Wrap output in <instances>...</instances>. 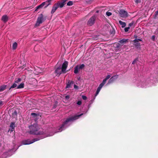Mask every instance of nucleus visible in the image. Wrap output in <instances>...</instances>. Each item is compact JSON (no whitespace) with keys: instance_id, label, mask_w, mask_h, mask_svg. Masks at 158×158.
<instances>
[{"instance_id":"obj_37","label":"nucleus","mask_w":158,"mask_h":158,"mask_svg":"<svg viewBox=\"0 0 158 158\" xmlns=\"http://www.w3.org/2000/svg\"><path fill=\"white\" fill-rule=\"evenodd\" d=\"M81 101H78L77 103V104L78 105H80L81 104Z\"/></svg>"},{"instance_id":"obj_34","label":"nucleus","mask_w":158,"mask_h":158,"mask_svg":"<svg viewBox=\"0 0 158 158\" xmlns=\"http://www.w3.org/2000/svg\"><path fill=\"white\" fill-rule=\"evenodd\" d=\"M82 99L84 100H86L87 99V97L84 95H83L82 96Z\"/></svg>"},{"instance_id":"obj_32","label":"nucleus","mask_w":158,"mask_h":158,"mask_svg":"<svg viewBox=\"0 0 158 158\" xmlns=\"http://www.w3.org/2000/svg\"><path fill=\"white\" fill-rule=\"evenodd\" d=\"M106 15L108 16H110L111 15H112V14L111 12H107L106 13Z\"/></svg>"},{"instance_id":"obj_23","label":"nucleus","mask_w":158,"mask_h":158,"mask_svg":"<svg viewBox=\"0 0 158 158\" xmlns=\"http://www.w3.org/2000/svg\"><path fill=\"white\" fill-rule=\"evenodd\" d=\"M21 79L20 78H18L17 80L15 81V83L17 84V85L19 84V83L21 81Z\"/></svg>"},{"instance_id":"obj_29","label":"nucleus","mask_w":158,"mask_h":158,"mask_svg":"<svg viewBox=\"0 0 158 158\" xmlns=\"http://www.w3.org/2000/svg\"><path fill=\"white\" fill-rule=\"evenodd\" d=\"M138 61V59H135L132 62V64H134Z\"/></svg>"},{"instance_id":"obj_5","label":"nucleus","mask_w":158,"mask_h":158,"mask_svg":"<svg viewBox=\"0 0 158 158\" xmlns=\"http://www.w3.org/2000/svg\"><path fill=\"white\" fill-rule=\"evenodd\" d=\"M42 22L43 16L42 15H41L37 18L36 22L35 24V26L36 27L39 26L40 24L42 23Z\"/></svg>"},{"instance_id":"obj_39","label":"nucleus","mask_w":158,"mask_h":158,"mask_svg":"<svg viewBox=\"0 0 158 158\" xmlns=\"http://www.w3.org/2000/svg\"><path fill=\"white\" fill-rule=\"evenodd\" d=\"M140 2H141L140 0H135V2L137 3H139Z\"/></svg>"},{"instance_id":"obj_10","label":"nucleus","mask_w":158,"mask_h":158,"mask_svg":"<svg viewBox=\"0 0 158 158\" xmlns=\"http://www.w3.org/2000/svg\"><path fill=\"white\" fill-rule=\"evenodd\" d=\"M58 7V5L57 4H55L53 6L52 10L51 11V13L53 14L54 13L56 10L57 9Z\"/></svg>"},{"instance_id":"obj_17","label":"nucleus","mask_w":158,"mask_h":158,"mask_svg":"<svg viewBox=\"0 0 158 158\" xmlns=\"http://www.w3.org/2000/svg\"><path fill=\"white\" fill-rule=\"evenodd\" d=\"M43 2L45 3L44 5H46V6L45 7V8H46L48 5L51 4L50 2L48 0H47V1L45 2Z\"/></svg>"},{"instance_id":"obj_28","label":"nucleus","mask_w":158,"mask_h":158,"mask_svg":"<svg viewBox=\"0 0 158 158\" xmlns=\"http://www.w3.org/2000/svg\"><path fill=\"white\" fill-rule=\"evenodd\" d=\"M14 129L9 128L8 130V132L10 133H11L14 131Z\"/></svg>"},{"instance_id":"obj_16","label":"nucleus","mask_w":158,"mask_h":158,"mask_svg":"<svg viewBox=\"0 0 158 158\" xmlns=\"http://www.w3.org/2000/svg\"><path fill=\"white\" fill-rule=\"evenodd\" d=\"M24 84L23 83H21L19 85H18L17 89H21L24 87Z\"/></svg>"},{"instance_id":"obj_6","label":"nucleus","mask_w":158,"mask_h":158,"mask_svg":"<svg viewBox=\"0 0 158 158\" xmlns=\"http://www.w3.org/2000/svg\"><path fill=\"white\" fill-rule=\"evenodd\" d=\"M119 14L120 16L122 17L126 18L128 16L127 12L125 10H120Z\"/></svg>"},{"instance_id":"obj_4","label":"nucleus","mask_w":158,"mask_h":158,"mask_svg":"<svg viewBox=\"0 0 158 158\" xmlns=\"http://www.w3.org/2000/svg\"><path fill=\"white\" fill-rule=\"evenodd\" d=\"M85 66L84 64L77 65L74 68V73L75 74L78 73L79 72L83 69Z\"/></svg>"},{"instance_id":"obj_40","label":"nucleus","mask_w":158,"mask_h":158,"mask_svg":"<svg viewBox=\"0 0 158 158\" xmlns=\"http://www.w3.org/2000/svg\"><path fill=\"white\" fill-rule=\"evenodd\" d=\"M67 1V0H63L62 1V2L64 4H65V2H66Z\"/></svg>"},{"instance_id":"obj_43","label":"nucleus","mask_w":158,"mask_h":158,"mask_svg":"<svg viewBox=\"0 0 158 158\" xmlns=\"http://www.w3.org/2000/svg\"><path fill=\"white\" fill-rule=\"evenodd\" d=\"M74 88L75 89H78V86L76 85H74Z\"/></svg>"},{"instance_id":"obj_42","label":"nucleus","mask_w":158,"mask_h":158,"mask_svg":"<svg viewBox=\"0 0 158 158\" xmlns=\"http://www.w3.org/2000/svg\"><path fill=\"white\" fill-rule=\"evenodd\" d=\"M3 105V102L2 101L0 102V107H1Z\"/></svg>"},{"instance_id":"obj_22","label":"nucleus","mask_w":158,"mask_h":158,"mask_svg":"<svg viewBox=\"0 0 158 158\" xmlns=\"http://www.w3.org/2000/svg\"><path fill=\"white\" fill-rule=\"evenodd\" d=\"M31 115L33 116V118L38 117L39 116V115L38 114H37L35 113H31Z\"/></svg>"},{"instance_id":"obj_25","label":"nucleus","mask_w":158,"mask_h":158,"mask_svg":"<svg viewBox=\"0 0 158 158\" xmlns=\"http://www.w3.org/2000/svg\"><path fill=\"white\" fill-rule=\"evenodd\" d=\"M17 84H15V83H14L13 85H12V86H11V87H10V88L9 89H10L11 88H15L17 86Z\"/></svg>"},{"instance_id":"obj_33","label":"nucleus","mask_w":158,"mask_h":158,"mask_svg":"<svg viewBox=\"0 0 158 158\" xmlns=\"http://www.w3.org/2000/svg\"><path fill=\"white\" fill-rule=\"evenodd\" d=\"M130 28L129 27H127L124 29V31L125 32H127L128 31L129 29Z\"/></svg>"},{"instance_id":"obj_31","label":"nucleus","mask_w":158,"mask_h":158,"mask_svg":"<svg viewBox=\"0 0 158 158\" xmlns=\"http://www.w3.org/2000/svg\"><path fill=\"white\" fill-rule=\"evenodd\" d=\"M106 81L107 80L105 79L103 80L102 82V83H101V84H102L103 85H104L105 84Z\"/></svg>"},{"instance_id":"obj_36","label":"nucleus","mask_w":158,"mask_h":158,"mask_svg":"<svg viewBox=\"0 0 158 158\" xmlns=\"http://www.w3.org/2000/svg\"><path fill=\"white\" fill-rule=\"evenodd\" d=\"M69 98V95H67L65 96V99L67 100H68Z\"/></svg>"},{"instance_id":"obj_14","label":"nucleus","mask_w":158,"mask_h":158,"mask_svg":"<svg viewBox=\"0 0 158 158\" xmlns=\"http://www.w3.org/2000/svg\"><path fill=\"white\" fill-rule=\"evenodd\" d=\"M44 2H43L40 5L36 7V9H35V11H36L37 10L42 7H43L44 6Z\"/></svg>"},{"instance_id":"obj_21","label":"nucleus","mask_w":158,"mask_h":158,"mask_svg":"<svg viewBox=\"0 0 158 158\" xmlns=\"http://www.w3.org/2000/svg\"><path fill=\"white\" fill-rule=\"evenodd\" d=\"M17 44L16 42H14L13 44V49H15L17 48Z\"/></svg>"},{"instance_id":"obj_13","label":"nucleus","mask_w":158,"mask_h":158,"mask_svg":"<svg viewBox=\"0 0 158 158\" xmlns=\"http://www.w3.org/2000/svg\"><path fill=\"white\" fill-rule=\"evenodd\" d=\"M8 17L6 15H3L2 17V20L6 22H7L8 20Z\"/></svg>"},{"instance_id":"obj_12","label":"nucleus","mask_w":158,"mask_h":158,"mask_svg":"<svg viewBox=\"0 0 158 158\" xmlns=\"http://www.w3.org/2000/svg\"><path fill=\"white\" fill-rule=\"evenodd\" d=\"M142 41V40L139 39H135L134 40V42L135 44H134L136 46H139L140 45V44L139 43H138L139 42V41Z\"/></svg>"},{"instance_id":"obj_1","label":"nucleus","mask_w":158,"mask_h":158,"mask_svg":"<svg viewBox=\"0 0 158 158\" xmlns=\"http://www.w3.org/2000/svg\"><path fill=\"white\" fill-rule=\"evenodd\" d=\"M29 133L30 134L40 135L44 134L43 129L40 128L36 123L31 125L29 126Z\"/></svg>"},{"instance_id":"obj_44","label":"nucleus","mask_w":158,"mask_h":158,"mask_svg":"<svg viewBox=\"0 0 158 158\" xmlns=\"http://www.w3.org/2000/svg\"><path fill=\"white\" fill-rule=\"evenodd\" d=\"M156 15H158V10L156 12Z\"/></svg>"},{"instance_id":"obj_15","label":"nucleus","mask_w":158,"mask_h":158,"mask_svg":"<svg viewBox=\"0 0 158 158\" xmlns=\"http://www.w3.org/2000/svg\"><path fill=\"white\" fill-rule=\"evenodd\" d=\"M119 22L120 25H121L122 27H124L126 26V24L125 22H123L120 20L119 21Z\"/></svg>"},{"instance_id":"obj_27","label":"nucleus","mask_w":158,"mask_h":158,"mask_svg":"<svg viewBox=\"0 0 158 158\" xmlns=\"http://www.w3.org/2000/svg\"><path fill=\"white\" fill-rule=\"evenodd\" d=\"M100 90H101L100 89L97 88L96 93V94L95 95V97H96L98 95V94H99Z\"/></svg>"},{"instance_id":"obj_18","label":"nucleus","mask_w":158,"mask_h":158,"mask_svg":"<svg viewBox=\"0 0 158 158\" xmlns=\"http://www.w3.org/2000/svg\"><path fill=\"white\" fill-rule=\"evenodd\" d=\"M56 4H57L58 5V7H60V8H62L63 7L64 5H65L62 2H60L56 3Z\"/></svg>"},{"instance_id":"obj_45","label":"nucleus","mask_w":158,"mask_h":158,"mask_svg":"<svg viewBox=\"0 0 158 158\" xmlns=\"http://www.w3.org/2000/svg\"><path fill=\"white\" fill-rule=\"evenodd\" d=\"M97 13H98V11H97V12H96Z\"/></svg>"},{"instance_id":"obj_8","label":"nucleus","mask_w":158,"mask_h":158,"mask_svg":"<svg viewBox=\"0 0 158 158\" xmlns=\"http://www.w3.org/2000/svg\"><path fill=\"white\" fill-rule=\"evenodd\" d=\"M37 140H38L36 139H34V141H30L29 140H24L22 142V144L23 145L29 144Z\"/></svg>"},{"instance_id":"obj_46","label":"nucleus","mask_w":158,"mask_h":158,"mask_svg":"<svg viewBox=\"0 0 158 158\" xmlns=\"http://www.w3.org/2000/svg\"><path fill=\"white\" fill-rule=\"evenodd\" d=\"M129 26H131V24H129Z\"/></svg>"},{"instance_id":"obj_47","label":"nucleus","mask_w":158,"mask_h":158,"mask_svg":"<svg viewBox=\"0 0 158 158\" xmlns=\"http://www.w3.org/2000/svg\"><path fill=\"white\" fill-rule=\"evenodd\" d=\"M41 73V72H39L38 73Z\"/></svg>"},{"instance_id":"obj_2","label":"nucleus","mask_w":158,"mask_h":158,"mask_svg":"<svg viewBox=\"0 0 158 158\" xmlns=\"http://www.w3.org/2000/svg\"><path fill=\"white\" fill-rule=\"evenodd\" d=\"M68 62L65 61L63 63L61 69L60 67L57 68L55 70V73L56 75H60L62 73H66V69L68 65Z\"/></svg>"},{"instance_id":"obj_7","label":"nucleus","mask_w":158,"mask_h":158,"mask_svg":"<svg viewBox=\"0 0 158 158\" xmlns=\"http://www.w3.org/2000/svg\"><path fill=\"white\" fill-rule=\"evenodd\" d=\"M95 18L96 17L95 16H92L88 21L87 23L88 24L89 26L93 25L94 23Z\"/></svg>"},{"instance_id":"obj_38","label":"nucleus","mask_w":158,"mask_h":158,"mask_svg":"<svg viewBox=\"0 0 158 158\" xmlns=\"http://www.w3.org/2000/svg\"><path fill=\"white\" fill-rule=\"evenodd\" d=\"M151 39L153 40L154 41L155 39V36L154 35H152V36Z\"/></svg>"},{"instance_id":"obj_3","label":"nucleus","mask_w":158,"mask_h":158,"mask_svg":"<svg viewBox=\"0 0 158 158\" xmlns=\"http://www.w3.org/2000/svg\"><path fill=\"white\" fill-rule=\"evenodd\" d=\"M83 114H81L79 115H77L73 116H72L69 118L67 119L66 121L64 122L63 124L62 125V126L61 127H60L58 128V131H57L55 132V133H56L57 132H61L64 129V126L68 122L71 121H73L76 119H77L80 117Z\"/></svg>"},{"instance_id":"obj_19","label":"nucleus","mask_w":158,"mask_h":158,"mask_svg":"<svg viewBox=\"0 0 158 158\" xmlns=\"http://www.w3.org/2000/svg\"><path fill=\"white\" fill-rule=\"evenodd\" d=\"M127 42V39H122V40H120L119 41V42L121 44H123L124 43H126Z\"/></svg>"},{"instance_id":"obj_30","label":"nucleus","mask_w":158,"mask_h":158,"mask_svg":"<svg viewBox=\"0 0 158 158\" xmlns=\"http://www.w3.org/2000/svg\"><path fill=\"white\" fill-rule=\"evenodd\" d=\"M103 85H103L101 83L100 84L99 87H98V88L101 89V88H102V86Z\"/></svg>"},{"instance_id":"obj_35","label":"nucleus","mask_w":158,"mask_h":158,"mask_svg":"<svg viewBox=\"0 0 158 158\" xmlns=\"http://www.w3.org/2000/svg\"><path fill=\"white\" fill-rule=\"evenodd\" d=\"M110 77V75H108L106 77L105 79H106V80H107L108 79H109Z\"/></svg>"},{"instance_id":"obj_24","label":"nucleus","mask_w":158,"mask_h":158,"mask_svg":"<svg viewBox=\"0 0 158 158\" xmlns=\"http://www.w3.org/2000/svg\"><path fill=\"white\" fill-rule=\"evenodd\" d=\"M15 127V124L13 123H12L10 125V128L14 129Z\"/></svg>"},{"instance_id":"obj_26","label":"nucleus","mask_w":158,"mask_h":158,"mask_svg":"<svg viewBox=\"0 0 158 158\" xmlns=\"http://www.w3.org/2000/svg\"><path fill=\"white\" fill-rule=\"evenodd\" d=\"M73 4V2L70 1L68 2L67 3V5L68 6H72Z\"/></svg>"},{"instance_id":"obj_41","label":"nucleus","mask_w":158,"mask_h":158,"mask_svg":"<svg viewBox=\"0 0 158 158\" xmlns=\"http://www.w3.org/2000/svg\"><path fill=\"white\" fill-rule=\"evenodd\" d=\"M53 135V134H52L51 135H48L44 136V137H48V136H51L52 135Z\"/></svg>"},{"instance_id":"obj_11","label":"nucleus","mask_w":158,"mask_h":158,"mask_svg":"<svg viewBox=\"0 0 158 158\" xmlns=\"http://www.w3.org/2000/svg\"><path fill=\"white\" fill-rule=\"evenodd\" d=\"M73 82L72 81H69L67 84V85L66 88H69L71 87V85L73 84Z\"/></svg>"},{"instance_id":"obj_20","label":"nucleus","mask_w":158,"mask_h":158,"mask_svg":"<svg viewBox=\"0 0 158 158\" xmlns=\"http://www.w3.org/2000/svg\"><path fill=\"white\" fill-rule=\"evenodd\" d=\"M6 87V85H3L0 87V92H1L5 90Z\"/></svg>"},{"instance_id":"obj_9","label":"nucleus","mask_w":158,"mask_h":158,"mask_svg":"<svg viewBox=\"0 0 158 158\" xmlns=\"http://www.w3.org/2000/svg\"><path fill=\"white\" fill-rule=\"evenodd\" d=\"M118 75H116L112 77L108 81L107 84L109 85L113 82L116 79L118 78Z\"/></svg>"}]
</instances>
